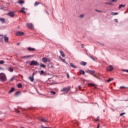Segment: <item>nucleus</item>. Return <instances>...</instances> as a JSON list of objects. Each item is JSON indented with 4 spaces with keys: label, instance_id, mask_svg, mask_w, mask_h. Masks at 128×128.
<instances>
[{
    "label": "nucleus",
    "instance_id": "nucleus-1",
    "mask_svg": "<svg viewBox=\"0 0 128 128\" xmlns=\"http://www.w3.org/2000/svg\"><path fill=\"white\" fill-rule=\"evenodd\" d=\"M0 82H6V74L4 73H1L0 74Z\"/></svg>",
    "mask_w": 128,
    "mask_h": 128
},
{
    "label": "nucleus",
    "instance_id": "nucleus-2",
    "mask_svg": "<svg viewBox=\"0 0 128 128\" xmlns=\"http://www.w3.org/2000/svg\"><path fill=\"white\" fill-rule=\"evenodd\" d=\"M70 90V86L64 88L62 89L61 90L62 92H64V94H68Z\"/></svg>",
    "mask_w": 128,
    "mask_h": 128
},
{
    "label": "nucleus",
    "instance_id": "nucleus-3",
    "mask_svg": "<svg viewBox=\"0 0 128 128\" xmlns=\"http://www.w3.org/2000/svg\"><path fill=\"white\" fill-rule=\"evenodd\" d=\"M86 72H88V74H92L94 76H96V78H98V76L94 74L96 73V72L94 70H87Z\"/></svg>",
    "mask_w": 128,
    "mask_h": 128
},
{
    "label": "nucleus",
    "instance_id": "nucleus-4",
    "mask_svg": "<svg viewBox=\"0 0 128 128\" xmlns=\"http://www.w3.org/2000/svg\"><path fill=\"white\" fill-rule=\"evenodd\" d=\"M24 32H20V31H18L16 32V36H24Z\"/></svg>",
    "mask_w": 128,
    "mask_h": 128
},
{
    "label": "nucleus",
    "instance_id": "nucleus-5",
    "mask_svg": "<svg viewBox=\"0 0 128 128\" xmlns=\"http://www.w3.org/2000/svg\"><path fill=\"white\" fill-rule=\"evenodd\" d=\"M107 72H112L114 70V66H110L106 68Z\"/></svg>",
    "mask_w": 128,
    "mask_h": 128
},
{
    "label": "nucleus",
    "instance_id": "nucleus-6",
    "mask_svg": "<svg viewBox=\"0 0 128 128\" xmlns=\"http://www.w3.org/2000/svg\"><path fill=\"white\" fill-rule=\"evenodd\" d=\"M1 36H4V42H8V37L6 36H3V35H0Z\"/></svg>",
    "mask_w": 128,
    "mask_h": 128
},
{
    "label": "nucleus",
    "instance_id": "nucleus-7",
    "mask_svg": "<svg viewBox=\"0 0 128 128\" xmlns=\"http://www.w3.org/2000/svg\"><path fill=\"white\" fill-rule=\"evenodd\" d=\"M79 73L80 74H82V76H84V74H86V72H84V70H79Z\"/></svg>",
    "mask_w": 128,
    "mask_h": 128
},
{
    "label": "nucleus",
    "instance_id": "nucleus-8",
    "mask_svg": "<svg viewBox=\"0 0 128 128\" xmlns=\"http://www.w3.org/2000/svg\"><path fill=\"white\" fill-rule=\"evenodd\" d=\"M28 28H30V30H32V24H26Z\"/></svg>",
    "mask_w": 128,
    "mask_h": 128
},
{
    "label": "nucleus",
    "instance_id": "nucleus-9",
    "mask_svg": "<svg viewBox=\"0 0 128 128\" xmlns=\"http://www.w3.org/2000/svg\"><path fill=\"white\" fill-rule=\"evenodd\" d=\"M42 60L44 62H50V60H48L46 58H42Z\"/></svg>",
    "mask_w": 128,
    "mask_h": 128
},
{
    "label": "nucleus",
    "instance_id": "nucleus-10",
    "mask_svg": "<svg viewBox=\"0 0 128 128\" xmlns=\"http://www.w3.org/2000/svg\"><path fill=\"white\" fill-rule=\"evenodd\" d=\"M8 14L11 16V18H14V14L12 12H10Z\"/></svg>",
    "mask_w": 128,
    "mask_h": 128
},
{
    "label": "nucleus",
    "instance_id": "nucleus-11",
    "mask_svg": "<svg viewBox=\"0 0 128 128\" xmlns=\"http://www.w3.org/2000/svg\"><path fill=\"white\" fill-rule=\"evenodd\" d=\"M40 76H46V72H44V70L40 71Z\"/></svg>",
    "mask_w": 128,
    "mask_h": 128
},
{
    "label": "nucleus",
    "instance_id": "nucleus-12",
    "mask_svg": "<svg viewBox=\"0 0 128 128\" xmlns=\"http://www.w3.org/2000/svg\"><path fill=\"white\" fill-rule=\"evenodd\" d=\"M32 58V56H24L22 57V58H24V60H26V58Z\"/></svg>",
    "mask_w": 128,
    "mask_h": 128
},
{
    "label": "nucleus",
    "instance_id": "nucleus-13",
    "mask_svg": "<svg viewBox=\"0 0 128 128\" xmlns=\"http://www.w3.org/2000/svg\"><path fill=\"white\" fill-rule=\"evenodd\" d=\"M60 52L62 58H64V56H66V55L64 54V52L61 50H60Z\"/></svg>",
    "mask_w": 128,
    "mask_h": 128
},
{
    "label": "nucleus",
    "instance_id": "nucleus-14",
    "mask_svg": "<svg viewBox=\"0 0 128 128\" xmlns=\"http://www.w3.org/2000/svg\"><path fill=\"white\" fill-rule=\"evenodd\" d=\"M25 8H22V10L20 11V12H23V14H26V11H24Z\"/></svg>",
    "mask_w": 128,
    "mask_h": 128
},
{
    "label": "nucleus",
    "instance_id": "nucleus-15",
    "mask_svg": "<svg viewBox=\"0 0 128 128\" xmlns=\"http://www.w3.org/2000/svg\"><path fill=\"white\" fill-rule=\"evenodd\" d=\"M32 64L33 66H38V63L36 61H32Z\"/></svg>",
    "mask_w": 128,
    "mask_h": 128
},
{
    "label": "nucleus",
    "instance_id": "nucleus-16",
    "mask_svg": "<svg viewBox=\"0 0 128 128\" xmlns=\"http://www.w3.org/2000/svg\"><path fill=\"white\" fill-rule=\"evenodd\" d=\"M18 4H24V1L20 0L18 1Z\"/></svg>",
    "mask_w": 128,
    "mask_h": 128
},
{
    "label": "nucleus",
    "instance_id": "nucleus-17",
    "mask_svg": "<svg viewBox=\"0 0 128 128\" xmlns=\"http://www.w3.org/2000/svg\"><path fill=\"white\" fill-rule=\"evenodd\" d=\"M70 66H72V68H76V65L72 63H70Z\"/></svg>",
    "mask_w": 128,
    "mask_h": 128
},
{
    "label": "nucleus",
    "instance_id": "nucleus-18",
    "mask_svg": "<svg viewBox=\"0 0 128 128\" xmlns=\"http://www.w3.org/2000/svg\"><path fill=\"white\" fill-rule=\"evenodd\" d=\"M0 22H2L4 24V22H6V20H4V18H0Z\"/></svg>",
    "mask_w": 128,
    "mask_h": 128
},
{
    "label": "nucleus",
    "instance_id": "nucleus-19",
    "mask_svg": "<svg viewBox=\"0 0 128 128\" xmlns=\"http://www.w3.org/2000/svg\"><path fill=\"white\" fill-rule=\"evenodd\" d=\"M40 122H47L48 120L44 118H41L40 119Z\"/></svg>",
    "mask_w": 128,
    "mask_h": 128
},
{
    "label": "nucleus",
    "instance_id": "nucleus-20",
    "mask_svg": "<svg viewBox=\"0 0 128 128\" xmlns=\"http://www.w3.org/2000/svg\"><path fill=\"white\" fill-rule=\"evenodd\" d=\"M90 85L91 86H93L94 88H96V85L95 84L90 83Z\"/></svg>",
    "mask_w": 128,
    "mask_h": 128
},
{
    "label": "nucleus",
    "instance_id": "nucleus-21",
    "mask_svg": "<svg viewBox=\"0 0 128 128\" xmlns=\"http://www.w3.org/2000/svg\"><path fill=\"white\" fill-rule=\"evenodd\" d=\"M80 64H81L82 66H86V62L82 61L80 63Z\"/></svg>",
    "mask_w": 128,
    "mask_h": 128
},
{
    "label": "nucleus",
    "instance_id": "nucleus-22",
    "mask_svg": "<svg viewBox=\"0 0 128 128\" xmlns=\"http://www.w3.org/2000/svg\"><path fill=\"white\" fill-rule=\"evenodd\" d=\"M14 92V88H12L8 92L10 94V92Z\"/></svg>",
    "mask_w": 128,
    "mask_h": 128
},
{
    "label": "nucleus",
    "instance_id": "nucleus-23",
    "mask_svg": "<svg viewBox=\"0 0 128 128\" xmlns=\"http://www.w3.org/2000/svg\"><path fill=\"white\" fill-rule=\"evenodd\" d=\"M18 88H22V84L19 83L18 84Z\"/></svg>",
    "mask_w": 128,
    "mask_h": 128
},
{
    "label": "nucleus",
    "instance_id": "nucleus-24",
    "mask_svg": "<svg viewBox=\"0 0 128 128\" xmlns=\"http://www.w3.org/2000/svg\"><path fill=\"white\" fill-rule=\"evenodd\" d=\"M26 64H28L30 66H32V61H31V62L28 61L26 62Z\"/></svg>",
    "mask_w": 128,
    "mask_h": 128
},
{
    "label": "nucleus",
    "instance_id": "nucleus-25",
    "mask_svg": "<svg viewBox=\"0 0 128 128\" xmlns=\"http://www.w3.org/2000/svg\"><path fill=\"white\" fill-rule=\"evenodd\" d=\"M9 72H14V68H9V70H8Z\"/></svg>",
    "mask_w": 128,
    "mask_h": 128
},
{
    "label": "nucleus",
    "instance_id": "nucleus-26",
    "mask_svg": "<svg viewBox=\"0 0 128 128\" xmlns=\"http://www.w3.org/2000/svg\"><path fill=\"white\" fill-rule=\"evenodd\" d=\"M114 80V78H109L108 80H107V82H112Z\"/></svg>",
    "mask_w": 128,
    "mask_h": 128
},
{
    "label": "nucleus",
    "instance_id": "nucleus-27",
    "mask_svg": "<svg viewBox=\"0 0 128 128\" xmlns=\"http://www.w3.org/2000/svg\"><path fill=\"white\" fill-rule=\"evenodd\" d=\"M111 14L112 16H116V15L118 14V13L112 12V13H111Z\"/></svg>",
    "mask_w": 128,
    "mask_h": 128
},
{
    "label": "nucleus",
    "instance_id": "nucleus-28",
    "mask_svg": "<svg viewBox=\"0 0 128 128\" xmlns=\"http://www.w3.org/2000/svg\"><path fill=\"white\" fill-rule=\"evenodd\" d=\"M124 6H126V5L120 4L118 8L120 9L122 8H124Z\"/></svg>",
    "mask_w": 128,
    "mask_h": 128
},
{
    "label": "nucleus",
    "instance_id": "nucleus-29",
    "mask_svg": "<svg viewBox=\"0 0 128 128\" xmlns=\"http://www.w3.org/2000/svg\"><path fill=\"white\" fill-rule=\"evenodd\" d=\"M60 60H62L63 62H64V64H67L66 62V60L63 59L62 58H60Z\"/></svg>",
    "mask_w": 128,
    "mask_h": 128
},
{
    "label": "nucleus",
    "instance_id": "nucleus-30",
    "mask_svg": "<svg viewBox=\"0 0 128 128\" xmlns=\"http://www.w3.org/2000/svg\"><path fill=\"white\" fill-rule=\"evenodd\" d=\"M38 4H40V3L38 2H36L34 4V6H38Z\"/></svg>",
    "mask_w": 128,
    "mask_h": 128
},
{
    "label": "nucleus",
    "instance_id": "nucleus-31",
    "mask_svg": "<svg viewBox=\"0 0 128 128\" xmlns=\"http://www.w3.org/2000/svg\"><path fill=\"white\" fill-rule=\"evenodd\" d=\"M95 122H98V120H100V117L98 116L95 120H94Z\"/></svg>",
    "mask_w": 128,
    "mask_h": 128
},
{
    "label": "nucleus",
    "instance_id": "nucleus-32",
    "mask_svg": "<svg viewBox=\"0 0 128 128\" xmlns=\"http://www.w3.org/2000/svg\"><path fill=\"white\" fill-rule=\"evenodd\" d=\"M4 64V60H0V64Z\"/></svg>",
    "mask_w": 128,
    "mask_h": 128
},
{
    "label": "nucleus",
    "instance_id": "nucleus-33",
    "mask_svg": "<svg viewBox=\"0 0 128 128\" xmlns=\"http://www.w3.org/2000/svg\"><path fill=\"white\" fill-rule=\"evenodd\" d=\"M40 68H46V65H44V64H40Z\"/></svg>",
    "mask_w": 128,
    "mask_h": 128
},
{
    "label": "nucleus",
    "instance_id": "nucleus-34",
    "mask_svg": "<svg viewBox=\"0 0 128 128\" xmlns=\"http://www.w3.org/2000/svg\"><path fill=\"white\" fill-rule=\"evenodd\" d=\"M50 94H56V92L54 91H50Z\"/></svg>",
    "mask_w": 128,
    "mask_h": 128
},
{
    "label": "nucleus",
    "instance_id": "nucleus-35",
    "mask_svg": "<svg viewBox=\"0 0 128 128\" xmlns=\"http://www.w3.org/2000/svg\"><path fill=\"white\" fill-rule=\"evenodd\" d=\"M84 14H81L79 16V18H84Z\"/></svg>",
    "mask_w": 128,
    "mask_h": 128
},
{
    "label": "nucleus",
    "instance_id": "nucleus-36",
    "mask_svg": "<svg viewBox=\"0 0 128 128\" xmlns=\"http://www.w3.org/2000/svg\"><path fill=\"white\" fill-rule=\"evenodd\" d=\"M28 50L32 52V48H31L30 47L28 48Z\"/></svg>",
    "mask_w": 128,
    "mask_h": 128
},
{
    "label": "nucleus",
    "instance_id": "nucleus-37",
    "mask_svg": "<svg viewBox=\"0 0 128 128\" xmlns=\"http://www.w3.org/2000/svg\"><path fill=\"white\" fill-rule=\"evenodd\" d=\"M20 91H18L17 92H16V96H18V94H20Z\"/></svg>",
    "mask_w": 128,
    "mask_h": 128
},
{
    "label": "nucleus",
    "instance_id": "nucleus-38",
    "mask_svg": "<svg viewBox=\"0 0 128 128\" xmlns=\"http://www.w3.org/2000/svg\"><path fill=\"white\" fill-rule=\"evenodd\" d=\"M29 80H31V82H32V76H30L28 78Z\"/></svg>",
    "mask_w": 128,
    "mask_h": 128
},
{
    "label": "nucleus",
    "instance_id": "nucleus-39",
    "mask_svg": "<svg viewBox=\"0 0 128 128\" xmlns=\"http://www.w3.org/2000/svg\"><path fill=\"white\" fill-rule=\"evenodd\" d=\"M124 114H126L125 112H122L120 114V116H122Z\"/></svg>",
    "mask_w": 128,
    "mask_h": 128
},
{
    "label": "nucleus",
    "instance_id": "nucleus-40",
    "mask_svg": "<svg viewBox=\"0 0 128 128\" xmlns=\"http://www.w3.org/2000/svg\"><path fill=\"white\" fill-rule=\"evenodd\" d=\"M96 12H102V10H95Z\"/></svg>",
    "mask_w": 128,
    "mask_h": 128
},
{
    "label": "nucleus",
    "instance_id": "nucleus-41",
    "mask_svg": "<svg viewBox=\"0 0 128 128\" xmlns=\"http://www.w3.org/2000/svg\"><path fill=\"white\" fill-rule=\"evenodd\" d=\"M16 112H18H18H20V110L18 109H16Z\"/></svg>",
    "mask_w": 128,
    "mask_h": 128
},
{
    "label": "nucleus",
    "instance_id": "nucleus-42",
    "mask_svg": "<svg viewBox=\"0 0 128 128\" xmlns=\"http://www.w3.org/2000/svg\"><path fill=\"white\" fill-rule=\"evenodd\" d=\"M111 2H118V0H112Z\"/></svg>",
    "mask_w": 128,
    "mask_h": 128
},
{
    "label": "nucleus",
    "instance_id": "nucleus-43",
    "mask_svg": "<svg viewBox=\"0 0 128 128\" xmlns=\"http://www.w3.org/2000/svg\"><path fill=\"white\" fill-rule=\"evenodd\" d=\"M14 78H11V79L10 80V82H12V80H14Z\"/></svg>",
    "mask_w": 128,
    "mask_h": 128
},
{
    "label": "nucleus",
    "instance_id": "nucleus-44",
    "mask_svg": "<svg viewBox=\"0 0 128 128\" xmlns=\"http://www.w3.org/2000/svg\"><path fill=\"white\" fill-rule=\"evenodd\" d=\"M46 12L47 14H50V13H48V12L46 10Z\"/></svg>",
    "mask_w": 128,
    "mask_h": 128
},
{
    "label": "nucleus",
    "instance_id": "nucleus-45",
    "mask_svg": "<svg viewBox=\"0 0 128 128\" xmlns=\"http://www.w3.org/2000/svg\"><path fill=\"white\" fill-rule=\"evenodd\" d=\"M67 76L68 78H70V75L68 74H67Z\"/></svg>",
    "mask_w": 128,
    "mask_h": 128
},
{
    "label": "nucleus",
    "instance_id": "nucleus-46",
    "mask_svg": "<svg viewBox=\"0 0 128 128\" xmlns=\"http://www.w3.org/2000/svg\"><path fill=\"white\" fill-rule=\"evenodd\" d=\"M114 21L116 22H118V20L117 19H115Z\"/></svg>",
    "mask_w": 128,
    "mask_h": 128
},
{
    "label": "nucleus",
    "instance_id": "nucleus-47",
    "mask_svg": "<svg viewBox=\"0 0 128 128\" xmlns=\"http://www.w3.org/2000/svg\"><path fill=\"white\" fill-rule=\"evenodd\" d=\"M108 4L109 6H112V3H110V2H108Z\"/></svg>",
    "mask_w": 128,
    "mask_h": 128
},
{
    "label": "nucleus",
    "instance_id": "nucleus-48",
    "mask_svg": "<svg viewBox=\"0 0 128 128\" xmlns=\"http://www.w3.org/2000/svg\"><path fill=\"white\" fill-rule=\"evenodd\" d=\"M100 124H98L97 127L100 128Z\"/></svg>",
    "mask_w": 128,
    "mask_h": 128
},
{
    "label": "nucleus",
    "instance_id": "nucleus-49",
    "mask_svg": "<svg viewBox=\"0 0 128 128\" xmlns=\"http://www.w3.org/2000/svg\"><path fill=\"white\" fill-rule=\"evenodd\" d=\"M120 88H124V86H120Z\"/></svg>",
    "mask_w": 128,
    "mask_h": 128
},
{
    "label": "nucleus",
    "instance_id": "nucleus-50",
    "mask_svg": "<svg viewBox=\"0 0 128 128\" xmlns=\"http://www.w3.org/2000/svg\"><path fill=\"white\" fill-rule=\"evenodd\" d=\"M90 58H92V60H94V59L92 57H90Z\"/></svg>",
    "mask_w": 128,
    "mask_h": 128
},
{
    "label": "nucleus",
    "instance_id": "nucleus-51",
    "mask_svg": "<svg viewBox=\"0 0 128 128\" xmlns=\"http://www.w3.org/2000/svg\"><path fill=\"white\" fill-rule=\"evenodd\" d=\"M105 4H108V2H106Z\"/></svg>",
    "mask_w": 128,
    "mask_h": 128
},
{
    "label": "nucleus",
    "instance_id": "nucleus-52",
    "mask_svg": "<svg viewBox=\"0 0 128 128\" xmlns=\"http://www.w3.org/2000/svg\"><path fill=\"white\" fill-rule=\"evenodd\" d=\"M17 46H20V43H17Z\"/></svg>",
    "mask_w": 128,
    "mask_h": 128
},
{
    "label": "nucleus",
    "instance_id": "nucleus-53",
    "mask_svg": "<svg viewBox=\"0 0 128 128\" xmlns=\"http://www.w3.org/2000/svg\"><path fill=\"white\" fill-rule=\"evenodd\" d=\"M84 44H82V48H84Z\"/></svg>",
    "mask_w": 128,
    "mask_h": 128
},
{
    "label": "nucleus",
    "instance_id": "nucleus-54",
    "mask_svg": "<svg viewBox=\"0 0 128 128\" xmlns=\"http://www.w3.org/2000/svg\"><path fill=\"white\" fill-rule=\"evenodd\" d=\"M35 49L34 48H32V51L34 52V50Z\"/></svg>",
    "mask_w": 128,
    "mask_h": 128
},
{
    "label": "nucleus",
    "instance_id": "nucleus-55",
    "mask_svg": "<svg viewBox=\"0 0 128 128\" xmlns=\"http://www.w3.org/2000/svg\"><path fill=\"white\" fill-rule=\"evenodd\" d=\"M102 44V46H104V44Z\"/></svg>",
    "mask_w": 128,
    "mask_h": 128
},
{
    "label": "nucleus",
    "instance_id": "nucleus-56",
    "mask_svg": "<svg viewBox=\"0 0 128 128\" xmlns=\"http://www.w3.org/2000/svg\"><path fill=\"white\" fill-rule=\"evenodd\" d=\"M78 88L80 90V86H78Z\"/></svg>",
    "mask_w": 128,
    "mask_h": 128
},
{
    "label": "nucleus",
    "instance_id": "nucleus-57",
    "mask_svg": "<svg viewBox=\"0 0 128 128\" xmlns=\"http://www.w3.org/2000/svg\"><path fill=\"white\" fill-rule=\"evenodd\" d=\"M32 81L34 82V78H32Z\"/></svg>",
    "mask_w": 128,
    "mask_h": 128
},
{
    "label": "nucleus",
    "instance_id": "nucleus-58",
    "mask_svg": "<svg viewBox=\"0 0 128 128\" xmlns=\"http://www.w3.org/2000/svg\"><path fill=\"white\" fill-rule=\"evenodd\" d=\"M96 128H100V127H98V126H97Z\"/></svg>",
    "mask_w": 128,
    "mask_h": 128
}]
</instances>
